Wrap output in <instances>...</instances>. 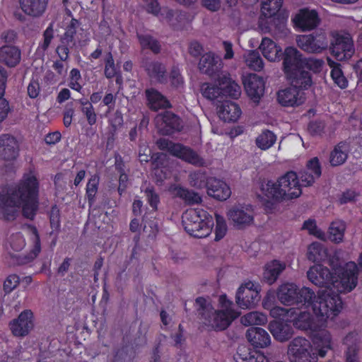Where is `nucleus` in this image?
<instances>
[{
    "mask_svg": "<svg viewBox=\"0 0 362 362\" xmlns=\"http://www.w3.org/2000/svg\"><path fill=\"white\" fill-rule=\"evenodd\" d=\"M38 191L39 183L34 173L25 174L18 185L0 194V216L12 220L21 208L25 218L33 219L38 208Z\"/></svg>",
    "mask_w": 362,
    "mask_h": 362,
    "instance_id": "nucleus-1",
    "label": "nucleus"
},
{
    "mask_svg": "<svg viewBox=\"0 0 362 362\" xmlns=\"http://www.w3.org/2000/svg\"><path fill=\"white\" fill-rule=\"evenodd\" d=\"M278 300L285 305H300L310 308L314 314L321 319L329 317L330 313H339L342 301L337 296L328 299L325 292L317 293L310 288L303 286L299 288L293 283H284L276 291Z\"/></svg>",
    "mask_w": 362,
    "mask_h": 362,
    "instance_id": "nucleus-2",
    "label": "nucleus"
},
{
    "mask_svg": "<svg viewBox=\"0 0 362 362\" xmlns=\"http://www.w3.org/2000/svg\"><path fill=\"white\" fill-rule=\"evenodd\" d=\"M330 265L332 272L322 264L313 265L307 272V277L314 285L325 288L318 292H325L328 299L334 296L341 298L339 293L351 292L356 288L358 284V267L354 262H349L339 267H336L332 262Z\"/></svg>",
    "mask_w": 362,
    "mask_h": 362,
    "instance_id": "nucleus-3",
    "label": "nucleus"
},
{
    "mask_svg": "<svg viewBox=\"0 0 362 362\" xmlns=\"http://www.w3.org/2000/svg\"><path fill=\"white\" fill-rule=\"evenodd\" d=\"M218 303V308L216 310L210 300L202 297L196 300L203 323L215 330H223L238 317L239 313L233 308V303L225 295L219 296Z\"/></svg>",
    "mask_w": 362,
    "mask_h": 362,
    "instance_id": "nucleus-4",
    "label": "nucleus"
},
{
    "mask_svg": "<svg viewBox=\"0 0 362 362\" xmlns=\"http://www.w3.org/2000/svg\"><path fill=\"white\" fill-rule=\"evenodd\" d=\"M24 231L28 238V250L25 255L19 254L27 245L24 235L21 233L11 235L6 244V250L13 259V264L30 262L37 257L41 250L40 239L37 228L33 226H28Z\"/></svg>",
    "mask_w": 362,
    "mask_h": 362,
    "instance_id": "nucleus-5",
    "label": "nucleus"
},
{
    "mask_svg": "<svg viewBox=\"0 0 362 362\" xmlns=\"http://www.w3.org/2000/svg\"><path fill=\"white\" fill-rule=\"evenodd\" d=\"M262 194L276 202L298 198L302 194L301 185L297 174L289 171L276 182L267 181L262 185Z\"/></svg>",
    "mask_w": 362,
    "mask_h": 362,
    "instance_id": "nucleus-6",
    "label": "nucleus"
},
{
    "mask_svg": "<svg viewBox=\"0 0 362 362\" xmlns=\"http://www.w3.org/2000/svg\"><path fill=\"white\" fill-rule=\"evenodd\" d=\"M284 70L291 86L297 89H306L312 84L310 73L300 66L299 51L292 47L284 51Z\"/></svg>",
    "mask_w": 362,
    "mask_h": 362,
    "instance_id": "nucleus-7",
    "label": "nucleus"
},
{
    "mask_svg": "<svg viewBox=\"0 0 362 362\" xmlns=\"http://www.w3.org/2000/svg\"><path fill=\"white\" fill-rule=\"evenodd\" d=\"M185 230L190 235L198 238L207 237L214 226V219L206 211L190 209L182 215Z\"/></svg>",
    "mask_w": 362,
    "mask_h": 362,
    "instance_id": "nucleus-8",
    "label": "nucleus"
},
{
    "mask_svg": "<svg viewBox=\"0 0 362 362\" xmlns=\"http://www.w3.org/2000/svg\"><path fill=\"white\" fill-rule=\"evenodd\" d=\"M301 307L303 308V310H297L295 309V313L292 317H290L289 321L293 322L296 328L305 331H317L318 329L325 326L328 318H333L339 314L330 313L329 317L325 319H321L314 314L310 308H305L304 306Z\"/></svg>",
    "mask_w": 362,
    "mask_h": 362,
    "instance_id": "nucleus-9",
    "label": "nucleus"
},
{
    "mask_svg": "<svg viewBox=\"0 0 362 362\" xmlns=\"http://www.w3.org/2000/svg\"><path fill=\"white\" fill-rule=\"evenodd\" d=\"M157 145L160 149L167 151L173 156L192 165L204 166L206 164L205 160L195 151L180 144H175L166 139H160L157 141Z\"/></svg>",
    "mask_w": 362,
    "mask_h": 362,
    "instance_id": "nucleus-10",
    "label": "nucleus"
},
{
    "mask_svg": "<svg viewBox=\"0 0 362 362\" xmlns=\"http://www.w3.org/2000/svg\"><path fill=\"white\" fill-rule=\"evenodd\" d=\"M290 362H317L311 342L305 337H296L290 343L287 351Z\"/></svg>",
    "mask_w": 362,
    "mask_h": 362,
    "instance_id": "nucleus-11",
    "label": "nucleus"
},
{
    "mask_svg": "<svg viewBox=\"0 0 362 362\" xmlns=\"http://www.w3.org/2000/svg\"><path fill=\"white\" fill-rule=\"evenodd\" d=\"M331 42L332 54L338 60L350 59L355 52L351 37L346 33H334Z\"/></svg>",
    "mask_w": 362,
    "mask_h": 362,
    "instance_id": "nucleus-12",
    "label": "nucleus"
},
{
    "mask_svg": "<svg viewBox=\"0 0 362 362\" xmlns=\"http://www.w3.org/2000/svg\"><path fill=\"white\" fill-rule=\"evenodd\" d=\"M235 300L240 308H254L260 300L259 286L252 281L243 284L238 289Z\"/></svg>",
    "mask_w": 362,
    "mask_h": 362,
    "instance_id": "nucleus-13",
    "label": "nucleus"
},
{
    "mask_svg": "<svg viewBox=\"0 0 362 362\" xmlns=\"http://www.w3.org/2000/svg\"><path fill=\"white\" fill-rule=\"evenodd\" d=\"M298 46L308 53H320L325 50L329 44L325 33L301 35L296 38Z\"/></svg>",
    "mask_w": 362,
    "mask_h": 362,
    "instance_id": "nucleus-14",
    "label": "nucleus"
},
{
    "mask_svg": "<svg viewBox=\"0 0 362 362\" xmlns=\"http://www.w3.org/2000/svg\"><path fill=\"white\" fill-rule=\"evenodd\" d=\"M64 23L66 25V31L62 39V45L59 46L57 48V52L63 61L66 60L69 56V48L68 47H72L76 45V42L74 38L76 33V28L78 25V21L72 18L69 14L64 19Z\"/></svg>",
    "mask_w": 362,
    "mask_h": 362,
    "instance_id": "nucleus-15",
    "label": "nucleus"
},
{
    "mask_svg": "<svg viewBox=\"0 0 362 362\" xmlns=\"http://www.w3.org/2000/svg\"><path fill=\"white\" fill-rule=\"evenodd\" d=\"M227 217L238 228H243L253 222V209L251 205H235L228 209Z\"/></svg>",
    "mask_w": 362,
    "mask_h": 362,
    "instance_id": "nucleus-16",
    "label": "nucleus"
},
{
    "mask_svg": "<svg viewBox=\"0 0 362 362\" xmlns=\"http://www.w3.org/2000/svg\"><path fill=\"white\" fill-rule=\"evenodd\" d=\"M243 83L247 96L254 103L259 104L265 89L263 78L255 74H250L244 77Z\"/></svg>",
    "mask_w": 362,
    "mask_h": 362,
    "instance_id": "nucleus-17",
    "label": "nucleus"
},
{
    "mask_svg": "<svg viewBox=\"0 0 362 362\" xmlns=\"http://www.w3.org/2000/svg\"><path fill=\"white\" fill-rule=\"evenodd\" d=\"M314 332L312 338V346L314 354L319 358H324L327 352L332 349V337L330 332L325 329H318Z\"/></svg>",
    "mask_w": 362,
    "mask_h": 362,
    "instance_id": "nucleus-18",
    "label": "nucleus"
},
{
    "mask_svg": "<svg viewBox=\"0 0 362 362\" xmlns=\"http://www.w3.org/2000/svg\"><path fill=\"white\" fill-rule=\"evenodd\" d=\"M34 327V316L30 310L23 311L18 317L10 322V329L16 337H25Z\"/></svg>",
    "mask_w": 362,
    "mask_h": 362,
    "instance_id": "nucleus-19",
    "label": "nucleus"
},
{
    "mask_svg": "<svg viewBox=\"0 0 362 362\" xmlns=\"http://www.w3.org/2000/svg\"><path fill=\"white\" fill-rule=\"evenodd\" d=\"M277 100L282 106L294 107L303 104L305 96L303 92L291 86L278 92Z\"/></svg>",
    "mask_w": 362,
    "mask_h": 362,
    "instance_id": "nucleus-20",
    "label": "nucleus"
},
{
    "mask_svg": "<svg viewBox=\"0 0 362 362\" xmlns=\"http://www.w3.org/2000/svg\"><path fill=\"white\" fill-rule=\"evenodd\" d=\"M155 122L158 131L163 134H170L181 128L180 118L170 112L158 115L155 118Z\"/></svg>",
    "mask_w": 362,
    "mask_h": 362,
    "instance_id": "nucleus-21",
    "label": "nucleus"
},
{
    "mask_svg": "<svg viewBox=\"0 0 362 362\" xmlns=\"http://www.w3.org/2000/svg\"><path fill=\"white\" fill-rule=\"evenodd\" d=\"M293 21L296 27L305 31L316 28L320 20L315 10L302 9L295 16Z\"/></svg>",
    "mask_w": 362,
    "mask_h": 362,
    "instance_id": "nucleus-22",
    "label": "nucleus"
},
{
    "mask_svg": "<svg viewBox=\"0 0 362 362\" xmlns=\"http://www.w3.org/2000/svg\"><path fill=\"white\" fill-rule=\"evenodd\" d=\"M248 342L257 349H264L271 344L269 333L261 327H250L245 334Z\"/></svg>",
    "mask_w": 362,
    "mask_h": 362,
    "instance_id": "nucleus-23",
    "label": "nucleus"
},
{
    "mask_svg": "<svg viewBox=\"0 0 362 362\" xmlns=\"http://www.w3.org/2000/svg\"><path fill=\"white\" fill-rule=\"evenodd\" d=\"M207 194L220 201L226 200L231 194L228 185L223 181L216 178H209L206 182Z\"/></svg>",
    "mask_w": 362,
    "mask_h": 362,
    "instance_id": "nucleus-24",
    "label": "nucleus"
},
{
    "mask_svg": "<svg viewBox=\"0 0 362 362\" xmlns=\"http://www.w3.org/2000/svg\"><path fill=\"white\" fill-rule=\"evenodd\" d=\"M18 155V144L16 139L8 134L0 136V158L6 160H13Z\"/></svg>",
    "mask_w": 362,
    "mask_h": 362,
    "instance_id": "nucleus-25",
    "label": "nucleus"
},
{
    "mask_svg": "<svg viewBox=\"0 0 362 362\" xmlns=\"http://www.w3.org/2000/svg\"><path fill=\"white\" fill-rule=\"evenodd\" d=\"M222 67L223 62L221 59L213 52L203 54L199 62L200 71L209 76H213Z\"/></svg>",
    "mask_w": 362,
    "mask_h": 362,
    "instance_id": "nucleus-26",
    "label": "nucleus"
},
{
    "mask_svg": "<svg viewBox=\"0 0 362 362\" xmlns=\"http://www.w3.org/2000/svg\"><path fill=\"white\" fill-rule=\"evenodd\" d=\"M218 117L226 122H235L242 115L240 106L231 101H224L217 107Z\"/></svg>",
    "mask_w": 362,
    "mask_h": 362,
    "instance_id": "nucleus-27",
    "label": "nucleus"
},
{
    "mask_svg": "<svg viewBox=\"0 0 362 362\" xmlns=\"http://www.w3.org/2000/svg\"><path fill=\"white\" fill-rule=\"evenodd\" d=\"M321 167L317 158L310 159L305 170L300 173V179L304 186H310L321 175Z\"/></svg>",
    "mask_w": 362,
    "mask_h": 362,
    "instance_id": "nucleus-28",
    "label": "nucleus"
},
{
    "mask_svg": "<svg viewBox=\"0 0 362 362\" xmlns=\"http://www.w3.org/2000/svg\"><path fill=\"white\" fill-rule=\"evenodd\" d=\"M221 87V94L238 99L241 95L240 86L233 80L228 73L222 74L218 79Z\"/></svg>",
    "mask_w": 362,
    "mask_h": 362,
    "instance_id": "nucleus-29",
    "label": "nucleus"
},
{
    "mask_svg": "<svg viewBox=\"0 0 362 362\" xmlns=\"http://www.w3.org/2000/svg\"><path fill=\"white\" fill-rule=\"evenodd\" d=\"M269 18L270 26L264 25V19L261 18L259 22V26L264 33L274 32L275 34L286 35L287 32L286 23L287 17L283 15H278Z\"/></svg>",
    "mask_w": 362,
    "mask_h": 362,
    "instance_id": "nucleus-30",
    "label": "nucleus"
},
{
    "mask_svg": "<svg viewBox=\"0 0 362 362\" xmlns=\"http://www.w3.org/2000/svg\"><path fill=\"white\" fill-rule=\"evenodd\" d=\"M263 56L270 62L279 61L282 54V49L276 42L268 37H264L259 45Z\"/></svg>",
    "mask_w": 362,
    "mask_h": 362,
    "instance_id": "nucleus-31",
    "label": "nucleus"
},
{
    "mask_svg": "<svg viewBox=\"0 0 362 362\" xmlns=\"http://www.w3.org/2000/svg\"><path fill=\"white\" fill-rule=\"evenodd\" d=\"M286 264L278 260H273L265 264L263 279L269 284H274L280 274L285 269Z\"/></svg>",
    "mask_w": 362,
    "mask_h": 362,
    "instance_id": "nucleus-32",
    "label": "nucleus"
},
{
    "mask_svg": "<svg viewBox=\"0 0 362 362\" xmlns=\"http://www.w3.org/2000/svg\"><path fill=\"white\" fill-rule=\"evenodd\" d=\"M269 329L274 337L280 341H286L293 335V329L291 325L281 321L271 322Z\"/></svg>",
    "mask_w": 362,
    "mask_h": 362,
    "instance_id": "nucleus-33",
    "label": "nucleus"
},
{
    "mask_svg": "<svg viewBox=\"0 0 362 362\" xmlns=\"http://www.w3.org/2000/svg\"><path fill=\"white\" fill-rule=\"evenodd\" d=\"M22 11L31 16H39L46 8L47 0H19Z\"/></svg>",
    "mask_w": 362,
    "mask_h": 362,
    "instance_id": "nucleus-34",
    "label": "nucleus"
},
{
    "mask_svg": "<svg viewBox=\"0 0 362 362\" xmlns=\"http://www.w3.org/2000/svg\"><path fill=\"white\" fill-rule=\"evenodd\" d=\"M21 60V51L14 46H3L0 47V62L8 66H16Z\"/></svg>",
    "mask_w": 362,
    "mask_h": 362,
    "instance_id": "nucleus-35",
    "label": "nucleus"
},
{
    "mask_svg": "<svg viewBox=\"0 0 362 362\" xmlns=\"http://www.w3.org/2000/svg\"><path fill=\"white\" fill-rule=\"evenodd\" d=\"M358 335L356 332L349 333L344 339V344L347 346L345 362H358L357 343Z\"/></svg>",
    "mask_w": 362,
    "mask_h": 362,
    "instance_id": "nucleus-36",
    "label": "nucleus"
},
{
    "mask_svg": "<svg viewBox=\"0 0 362 362\" xmlns=\"http://www.w3.org/2000/svg\"><path fill=\"white\" fill-rule=\"evenodd\" d=\"M146 95L151 109L157 110L170 106L169 101L160 93L153 88L147 89Z\"/></svg>",
    "mask_w": 362,
    "mask_h": 362,
    "instance_id": "nucleus-37",
    "label": "nucleus"
},
{
    "mask_svg": "<svg viewBox=\"0 0 362 362\" xmlns=\"http://www.w3.org/2000/svg\"><path fill=\"white\" fill-rule=\"evenodd\" d=\"M349 145L346 142L338 144L330 153L329 162L332 166L343 164L348 157Z\"/></svg>",
    "mask_w": 362,
    "mask_h": 362,
    "instance_id": "nucleus-38",
    "label": "nucleus"
},
{
    "mask_svg": "<svg viewBox=\"0 0 362 362\" xmlns=\"http://www.w3.org/2000/svg\"><path fill=\"white\" fill-rule=\"evenodd\" d=\"M277 140L276 135L268 129L262 130L255 139V145L262 151L272 148Z\"/></svg>",
    "mask_w": 362,
    "mask_h": 362,
    "instance_id": "nucleus-39",
    "label": "nucleus"
},
{
    "mask_svg": "<svg viewBox=\"0 0 362 362\" xmlns=\"http://www.w3.org/2000/svg\"><path fill=\"white\" fill-rule=\"evenodd\" d=\"M346 230V224L342 221H334L331 223L328 228V238L332 242L339 243L343 241L344 232Z\"/></svg>",
    "mask_w": 362,
    "mask_h": 362,
    "instance_id": "nucleus-40",
    "label": "nucleus"
},
{
    "mask_svg": "<svg viewBox=\"0 0 362 362\" xmlns=\"http://www.w3.org/2000/svg\"><path fill=\"white\" fill-rule=\"evenodd\" d=\"M169 192L175 197H179L189 203H198L201 202L199 194L189 191L177 185H173L169 187Z\"/></svg>",
    "mask_w": 362,
    "mask_h": 362,
    "instance_id": "nucleus-41",
    "label": "nucleus"
},
{
    "mask_svg": "<svg viewBox=\"0 0 362 362\" xmlns=\"http://www.w3.org/2000/svg\"><path fill=\"white\" fill-rule=\"evenodd\" d=\"M327 64L332 69L331 77L334 83L341 89L346 88L348 86V81L344 76L340 65L330 58H327Z\"/></svg>",
    "mask_w": 362,
    "mask_h": 362,
    "instance_id": "nucleus-42",
    "label": "nucleus"
},
{
    "mask_svg": "<svg viewBox=\"0 0 362 362\" xmlns=\"http://www.w3.org/2000/svg\"><path fill=\"white\" fill-rule=\"evenodd\" d=\"M307 255L312 262H322L327 257V250L321 243L315 242L308 246Z\"/></svg>",
    "mask_w": 362,
    "mask_h": 362,
    "instance_id": "nucleus-43",
    "label": "nucleus"
},
{
    "mask_svg": "<svg viewBox=\"0 0 362 362\" xmlns=\"http://www.w3.org/2000/svg\"><path fill=\"white\" fill-rule=\"evenodd\" d=\"M246 65L251 69L257 71H261L264 67V62L259 54L255 50L247 51L243 55Z\"/></svg>",
    "mask_w": 362,
    "mask_h": 362,
    "instance_id": "nucleus-44",
    "label": "nucleus"
},
{
    "mask_svg": "<svg viewBox=\"0 0 362 362\" xmlns=\"http://www.w3.org/2000/svg\"><path fill=\"white\" fill-rule=\"evenodd\" d=\"M241 323L245 326L264 325L267 322L266 315L260 312H250L241 317Z\"/></svg>",
    "mask_w": 362,
    "mask_h": 362,
    "instance_id": "nucleus-45",
    "label": "nucleus"
},
{
    "mask_svg": "<svg viewBox=\"0 0 362 362\" xmlns=\"http://www.w3.org/2000/svg\"><path fill=\"white\" fill-rule=\"evenodd\" d=\"M282 6V0H264L261 12L264 18L274 16Z\"/></svg>",
    "mask_w": 362,
    "mask_h": 362,
    "instance_id": "nucleus-46",
    "label": "nucleus"
},
{
    "mask_svg": "<svg viewBox=\"0 0 362 362\" xmlns=\"http://www.w3.org/2000/svg\"><path fill=\"white\" fill-rule=\"evenodd\" d=\"M146 70L150 76L162 81L165 73V69L163 65L158 62H151L145 64Z\"/></svg>",
    "mask_w": 362,
    "mask_h": 362,
    "instance_id": "nucleus-47",
    "label": "nucleus"
},
{
    "mask_svg": "<svg viewBox=\"0 0 362 362\" xmlns=\"http://www.w3.org/2000/svg\"><path fill=\"white\" fill-rule=\"evenodd\" d=\"M151 158L153 159L152 168L154 170V175L160 180L165 178V175H162L161 174L163 173V168H165L164 163L165 161L166 155L164 153H158L151 156Z\"/></svg>",
    "mask_w": 362,
    "mask_h": 362,
    "instance_id": "nucleus-48",
    "label": "nucleus"
},
{
    "mask_svg": "<svg viewBox=\"0 0 362 362\" xmlns=\"http://www.w3.org/2000/svg\"><path fill=\"white\" fill-rule=\"evenodd\" d=\"M299 58L300 61V66L313 71V72H320L323 66V61L315 58H303L302 54L299 52Z\"/></svg>",
    "mask_w": 362,
    "mask_h": 362,
    "instance_id": "nucleus-49",
    "label": "nucleus"
},
{
    "mask_svg": "<svg viewBox=\"0 0 362 362\" xmlns=\"http://www.w3.org/2000/svg\"><path fill=\"white\" fill-rule=\"evenodd\" d=\"M302 228L307 230L310 235H312L321 240L325 241L327 240V235L317 227L315 220L308 219L305 221Z\"/></svg>",
    "mask_w": 362,
    "mask_h": 362,
    "instance_id": "nucleus-50",
    "label": "nucleus"
},
{
    "mask_svg": "<svg viewBox=\"0 0 362 362\" xmlns=\"http://www.w3.org/2000/svg\"><path fill=\"white\" fill-rule=\"evenodd\" d=\"M268 310L270 311L272 317L281 319L284 321H289L290 317H292L295 313V308L286 309L277 305Z\"/></svg>",
    "mask_w": 362,
    "mask_h": 362,
    "instance_id": "nucleus-51",
    "label": "nucleus"
},
{
    "mask_svg": "<svg viewBox=\"0 0 362 362\" xmlns=\"http://www.w3.org/2000/svg\"><path fill=\"white\" fill-rule=\"evenodd\" d=\"M201 90L203 96L209 100H215L222 95L220 86L208 83L202 84Z\"/></svg>",
    "mask_w": 362,
    "mask_h": 362,
    "instance_id": "nucleus-52",
    "label": "nucleus"
},
{
    "mask_svg": "<svg viewBox=\"0 0 362 362\" xmlns=\"http://www.w3.org/2000/svg\"><path fill=\"white\" fill-rule=\"evenodd\" d=\"M99 183V177L97 175H93L88 180L86 185V195L88 197L90 204L93 201L96 192L98 191V186Z\"/></svg>",
    "mask_w": 362,
    "mask_h": 362,
    "instance_id": "nucleus-53",
    "label": "nucleus"
},
{
    "mask_svg": "<svg viewBox=\"0 0 362 362\" xmlns=\"http://www.w3.org/2000/svg\"><path fill=\"white\" fill-rule=\"evenodd\" d=\"M139 42L144 48H148L153 52H158L160 49L158 42L148 35H139Z\"/></svg>",
    "mask_w": 362,
    "mask_h": 362,
    "instance_id": "nucleus-54",
    "label": "nucleus"
},
{
    "mask_svg": "<svg viewBox=\"0 0 362 362\" xmlns=\"http://www.w3.org/2000/svg\"><path fill=\"white\" fill-rule=\"evenodd\" d=\"M216 228H215V240H219L222 239L227 232V225L224 218L222 216L216 214Z\"/></svg>",
    "mask_w": 362,
    "mask_h": 362,
    "instance_id": "nucleus-55",
    "label": "nucleus"
},
{
    "mask_svg": "<svg viewBox=\"0 0 362 362\" xmlns=\"http://www.w3.org/2000/svg\"><path fill=\"white\" fill-rule=\"evenodd\" d=\"M189 182L192 186L197 188H202L206 184V175L202 171L192 173L189 175Z\"/></svg>",
    "mask_w": 362,
    "mask_h": 362,
    "instance_id": "nucleus-56",
    "label": "nucleus"
},
{
    "mask_svg": "<svg viewBox=\"0 0 362 362\" xmlns=\"http://www.w3.org/2000/svg\"><path fill=\"white\" fill-rule=\"evenodd\" d=\"M69 86L76 91H80L82 88L79 81L81 79L80 71L77 69H73L70 71Z\"/></svg>",
    "mask_w": 362,
    "mask_h": 362,
    "instance_id": "nucleus-57",
    "label": "nucleus"
},
{
    "mask_svg": "<svg viewBox=\"0 0 362 362\" xmlns=\"http://www.w3.org/2000/svg\"><path fill=\"white\" fill-rule=\"evenodd\" d=\"M20 284V277L16 274L9 275L4 281V289L6 292L10 293L15 289Z\"/></svg>",
    "mask_w": 362,
    "mask_h": 362,
    "instance_id": "nucleus-58",
    "label": "nucleus"
},
{
    "mask_svg": "<svg viewBox=\"0 0 362 362\" xmlns=\"http://www.w3.org/2000/svg\"><path fill=\"white\" fill-rule=\"evenodd\" d=\"M252 353V351H250L247 347L240 346L238 348L235 359L237 362H247Z\"/></svg>",
    "mask_w": 362,
    "mask_h": 362,
    "instance_id": "nucleus-59",
    "label": "nucleus"
},
{
    "mask_svg": "<svg viewBox=\"0 0 362 362\" xmlns=\"http://www.w3.org/2000/svg\"><path fill=\"white\" fill-rule=\"evenodd\" d=\"M81 111L86 115L88 123L90 125H93L96 122L97 116L92 104H88V107H82Z\"/></svg>",
    "mask_w": 362,
    "mask_h": 362,
    "instance_id": "nucleus-60",
    "label": "nucleus"
},
{
    "mask_svg": "<svg viewBox=\"0 0 362 362\" xmlns=\"http://www.w3.org/2000/svg\"><path fill=\"white\" fill-rule=\"evenodd\" d=\"M202 6L207 10L216 12L222 6V0H201Z\"/></svg>",
    "mask_w": 362,
    "mask_h": 362,
    "instance_id": "nucleus-61",
    "label": "nucleus"
},
{
    "mask_svg": "<svg viewBox=\"0 0 362 362\" xmlns=\"http://www.w3.org/2000/svg\"><path fill=\"white\" fill-rule=\"evenodd\" d=\"M116 74V69L114 64V60L111 54H109L106 59L105 74L107 78H112Z\"/></svg>",
    "mask_w": 362,
    "mask_h": 362,
    "instance_id": "nucleus-62",
    "label": "nucleus"
},
{
    "mask_svg": "<svg viewBox=\"0 0 362 362\" xmlns=\"http://www.w3.org/2000/svg\"><path fill=\"white\" fill-rule=\"evenodd\" d=\"M170 82L171 84L176 88H178L181 85H182L183 79L180 75V71L179 69L174 67L172 69L170 73Z\"/></svg>",
    "mask_w": 362,
    "mask_h": 362,
    "instance_id": "nucleus-63",
    "label": "nucleus"
},
{
    "mask_svg": "<svg viewBox=\"0 0 362 362\" xmlns=\"http://www.w3.org/2000/svg\"><path fill=\"white\" fill-rule=\"evenodd\" d=\"M146 194L149 204L153 208V210L156 211L159 202L158 196L151 189H147L146 190Z\"/></svg>",
    "mask_w": 362,
    "mask_h": 362,
    "instance_id": "nucleus-64",
    "label": "nucleus"
}]
</instances>
